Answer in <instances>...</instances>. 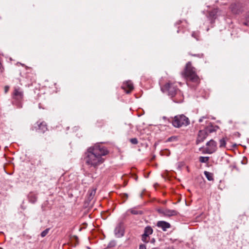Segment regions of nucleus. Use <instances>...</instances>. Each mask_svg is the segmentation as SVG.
Wrapping results in <instances>:
<instances>
[{"mask_svg":"<svg viewBox=\"0 0 249 249\" xmlns=\"http://www.w3.org/2000/svg\"><path fill=\"white\" fill-rule=\"evenodd\" d=\"M107 148L100 144H95L89 147L85 153L84 160L89 167L96 168L105 161V156L108 154Z\"/></svg>","mask_w":249,"mask_h":249,"instance_id":"nucleus-1","label":"nucleus"},{"mask_svg":"<svg viewBox=\"0 0 249 249\" xmlns=\"http://www.w3.org/2000/svg\"><path fill=\"white\" fill-rule=\"evenodd\" d=\"M175 84V83L169 81L161 88V90L163 92L167 93L174 102L181 103L183 100V95Z\"/></svg>","mask_w":249,"mask_h":249,"instance_id":"nucleus-2","label":"nucleus"},{"mask_svg":"<svg viewBox=\"0 0 249 249\" xmlns=\"http://www.w3.org/2000/svg\"><path fill=\"white\" fill-rule=\"evenodd\" d=\"M182 76L187 80L192 82L198 83L200 79L196 73V69L192 66L191 62H188L185 66L184 71L182 72Z\"/></svg>","mask_w":249,"mask_h":249,"instance_id":"nucleus-3","label":"nucleus"},{"mask_svg":"<svg viewBox=\"0 0 249 249\" xmlns=\"http://www.w3.org/2000/svg\"><path fill=\"white\" fill-rule=\"evenodd\" d=\"M23 96L22 89L19 87H15L12 93V98L13 102L16 103L18 107H21V102L23 99Z\"/></svg>","mask_w":249,"mask_h":249,"instance_id":"nucleus-4","label":"nucleus"},{"mask_svg":"<svg viewBox=\"0 0 249 249\" xmlns=\"http://www.w3.org/2000/svg\"><path fill=\"white\" fill-rule=\"evenodd\" d=\"M190 123L189 119L184 115L176 116L172 121L173 125L176 127L186 126Z\"/></svg>","mask_w":249,"mask_h":249,"instance_id":"nucleus-5","label":"nucleus"},{"mask_svg":"<svg viewBox=\"0 0 249 249\" xmlns=\"http://www.w3.org/2000/svg\"><path fill=\"white\" fill-rule=\"evenodd\" d=\"M217 150V144L216 142L213 140H211L207 142L206 147L205 148V153L211 154Z\"/></svg>","mask_w":249,"mask_h":249,"instance_id":"nucleus-6","label":"nucleus"},{"mask_svg":"<svg viewBox=\"0 0 249 249\" xmlns=\"http://www.w3.org/2000/svg\"><path fill=\"white\" fill-rule=\"evenodd\" d=\"M158 213L166 216H172L177 215L178 212L174 210H169L168 209L160 208L157 210Z\"/></svg>","mask_w":249,"mask_h":249,"instance_id":"nucleus-7","label":"nucleus"},{"mask_svg":"<svg viewBox=\"0 0 249 249\" xmlns=\"http://www.w3.org/2000/svg\"><path fill=\"white\" fill-rule=\"evenodd\" d=\"M210 130H200L198 134L197 139L196 140V143L198 144L201 142L205 140L207 137L209 133L211 132Z\"/></svg>","mask_w":249,"mask_h":249,"instance_id":"nucleus-8","label":"nucleus"},{"mask_svg":"<svg viewBox=\"0 0 249 249\" xmlns=\"http://www.w3.org/2000/svg\"><path fill=\"white\" fill-rule=\"evenodd\" d=\"M114 233L115 236L120 238L124 236V229L121 224H119L115 228L114 230Z\"/></svg>","mask_w":249,"mask_h":249,"instance_id":"nucleus-9","label":"nucleus"},{"mask_svg":"<svg viewBox=\"0 0 249 249\" xmlns=\"http://www.w3.org/2000/svg\"><path fill=\"white\" fill-rule=\"evenodd\" d=\"M122 88L125 90L126 93H129L133 89V85L131 81H128L124 83Z\"/></svg>","mask_w":249,"mask_h":249,"instance_id":"nucleus-10","label":"nucleus"},{"mask_svg":"<svg viewBox=\"0 0 249 249\" xmlns=\"http://www.w3.org/2000/svg\"><path fill=\"white\" fill-rule=\"evenodd\" d=\"M157 226L161 228L163 231H166L167 229L171 227L170 223L164 221H159L157 223Z\"/></svg>","mask_w":249,"mask_h":249,"instance_id":"nucleus-11","label":"nucleus"},{"mask_svg":"<svg viewBox=\"0 0 249 249\" xmlns=\"http://www.w3.org/2000/svg\"><path fill=\"white\" fill-rule=\"evenodd\" d=\"M38 129L41 132L44 133L47 130V127L46 124L43 122L40 123L38 124Z\"/></svg>","mask_w":249,"mask_h":249,"instance_id":"nucleus-12","label":"nucleus"},{"mask_svg":"<svg viewBox=\"0 0 249 249\" xmlns=\"http://www.w3.org/2000/svg\"><path fill=\"white\" fill-rule=\"evenodd\" d=\"M227 140V138H223L219 140V147L220 148H224L226 147Z\"/></svg>","mask_w":249,"mask_h":249,"instance_id":"nucleus-13","label":"nucleus"},{"mask_svg":"<svg viewBox=\"0 0 249 249\" xmlns=\"http://www.w3.org/2000/svg\"><path fill=\"white\" fill-rule=\"evenodd\" d=\"M217 13V9H214L211 12H210L208 18H210V20H213V19H214L216 18L215 15ZM212 22V21H211Z\"/></svg>","mask_w":249,"mask_h":249,"instance_id":"nucleus-14","label":"nucleus"},{"mask_svg":"<svg viewBox=\"0 0 249 249\" xmlns=\"http://www.w3.org/2000/svg\"><path fill=\"white\" fill-rule=\"evenodd\" d=\"M204 174L208 180H213V174L208 171H204Z\"/></svg>","mask_w":249,"mask_h":249,"instance_id":"nucleus-15","label":"nucleus"},{"mask_svg":"<svg viewBox=\"0 0 249 249\" xmlns=\"http://www.w3.org/2000/svg\"><path fill=\"white\" fill-rule=\"evenodd\" d=\"M28 197L29 201L33 203H35L36 201L37 196L35 194L31 193L29 195Z\"/></svg>","mask_w":249,"mask_h":249,"instance_id":"nucleus-16","label":"nucleus"},{"mask_svg":"<svg viewBox=\"0 0 249 249\" xmlns=\"http://www.w3.org/2000/svg\"><path fill=\"white\" fill-rule=\"evenodd\" d=\"M27 81L31 82L34 79L33 73L30 72H27L25 76Z\"/></svg>","mask_w":249,"mask_h":249,"instance_id":"nucleus-17","label":"nucleus"},{"mask_svg":"<svg viewBox=\"0 0 249 249\" xmlns=\"http://www.w3.org/2000/svg\"><path fill=\"white\" fill-rule=\"evenodd\" d=\"M153 233V229L149 226L146 227L144 229V234L149 236Z\"/></svg>","mask_w":249,"mask_h":249,"instance_id":"nucleus-18","label":"nucleus"},{"mask_svg":"<svg viewBox=\"0 0 249 249\" xmlns=\"http://www.w3.org/2000/svg\"><path fill=\"white\" fill-rule=\"evenodd\" d=\"M149 239H150L149 236L146 235V234H145L144 233L142 235V240L143 242L148 243L149 241Z\"/></svg>","mask_w":249,"mask_h":249,"instance_id":"nucleus-19","label":"nucleus"},{"mask_svg":"<svg viewBox=\"0 0 249 249\" xmlns=\"http://www.w3.org/2000/svg\"><path fill=\"white\" fill-rule=\"evenodd\" d=\"M130 212L133 214H142V212L141 211H138L135 209H131Z\"/></svg>","mask_w":249,"mask_h":249,"instance_id":"nucleus-20","label":"nucleus"},{"mask_svg":"<svg viewBox=\"0 0 249 249\" xmlns=\"http://www.w3.org/2000/svg\"><path fill=\"white\" fill-rule=\"evenodd\" d=\"M209 157H200L199 161L202 163H206L209 160Z\"/></svg>","mask_w":249,"mask_h":249,"instance_id":"nucleus-21","label":"nucleus"},{"mask_svg":"<svg viewBox=\"0 0 249 249\" xmlns=\"http://www.w3.org/2000/svg\"><path fill=\"white\" fill-rule=\"evenodd\" d=\"M192 36L196 38L197 40L199 39V33L198 32H193L192 34Z\"/></svg>","mask_w":249,"mask_h":249,"instance_id":"nucleus-22","label":"nucleus"},{"mask_svg":"<svg viewBox=\"0 0 249 249\" xmlns=\"http://www.w3.org/2000/svg\"><path fill=\"white\" fill-rule=\"evenodd\" d=\"M50 231V229L48 228L46 229L45 230L43 231L42 232H41L40 235L42 237H45L49 232Z\"/></svg>","mask_w":249,"mask_h":249,"instance_id":"nucleus-23","label":"nucleus"},{"mask_svg":"<svg viewBox=\"0 0 249 249\" xmlns=\"http://www.w3.org/2000/svg\"><path fill=\"white\" fill-rule=\"evenodd\" d=\"M236 4H231L230 7L231 10L232 11L233 13H234L235 14L237 13V10H236L235 8V7H236Z\"/></svg>","mask_w":249,"mask_h":249,"instance_id":"nucleus-24","label":"nucleus"},{"mask_svg":"<svg viewBox=\"0 0 249 249\" xmlns=\"http://www.w3.org/2000/svg\"><path fill=\"white\" fill-rule=\"evenodd\" d=\"M130 141L133 144H137L138 142V141L136 138L131 139Z\"/></svg>","mask_w":249,"mask_h":249,"instance_id":"nucleus-25","label":"nucleus"},{"mask_svg":"<svg viewBox=\"0 0 249 249\" xmlns=\"http://www.w3.org/2000/svg\"><path fill=\"white\" fill-rule=\"evenodd\" d=\"M192 56H197L198 57H199V58H201L203 56V53H198V54H191Z\"/></svg>","mask_w":249,"mask_h":249,"instance_id":"nucleus-26","label":"nucleus"},{"mask_svg":"<svg viewBox=\"0 0 249 249\" xmlns=\"http://www.w3.org/2000/svg\"><path fill=\"white\" fill-rule=\"evenodd\" d=\"M176 139V138L175 137H170L168 139H167V142H171L174 140Z\"/></svg>","mask_w":249,"mask_h":249,"instance_id":"nucleus-27","label":"nucleus"},{"mask_svg":"<svg viewBox=\"0 0 249 249\" xmlns=\"http://www.w3.org/2000/svg\"><path fill=\"white\" fill-rule=\"evenodd\" d=\"M139 249H146V246L142 244L140 245Z\"/></svg>","mask_w":249,"mask_h":249,"instance_id":"nucleus-28","label":"nucleus"},{"mask_svg":"<svg viewBox=\"0 0 249 249\" xmlns=\"http://www.w3.org/2000/svg\"><path fill=\"white\" fill-rule=\"evenodd\" d=\"M95 193V191H94V190L91 191L89 194L90 196H94Z\"/></svg>","mask_w":249,"mask_h":249,"instance_id":"nucleus-29","label":"nucleus"},{"mask_svg":"<svg viewBox=\"0 0 249 249\" xmlns=\"http://www.w3.org/2000/svg\"><path fill=\"white\" fill-rule=\"evenodd\" d=\"M204 118H205V117H202L201 118H200V119L199 120V122L200 123L202 122V121H203V119H204Z\"/></svg>","mask_w":249,"mask_h":249,"instance_id":"nucleus-30","label":"nucleus"},{"mask_svg":"<svg viewBox=\"0 0 249 249\" xmlns=\"http://www.w3.org/2000/svg\"><path fill=\"white\" fill-rule=\"evenodd\" d=\"M26 69L27 70H31V69L30 68H29V67H27V66H26Z\"/></svg>","mask_w":249,"mask_h":249,"instance_id":"nucleus-31","label":"nucleus"},{"mask_svg":"<svg viewBox=\"0 0 249 249\" xmlns=\"http://www.w3.org/2000/svg\"><path fill=\"white\" fill-rule=\"evenodd\" d=\"M155 239L153 238V239H152L151 240V242H152V243H154V242H155Z\"/></svg>","mask_w":249,"mask_h":249,"instance_id":"nucleus-32","label":"nucleus"},{"mask_svg":"<svg viewBox=\"0 0 249 249\" xmlns=\"http://www.w3.org/2000/svg\"><path fill=\"white\" fill-rule=\"evenodd\" d=\"M101 125H98V126H102V124H103V122H102V121H101Z\"/></svg>","mask_w":249,"mask_h":249,"instance_id":"nucleus-33","label":"nucleus"},{"mask_svg":"<svg viewBox=\"0 0 249 249\" xmlns=\"http://www.w3.org/2000/svg\"><path fill=\"white\" fill-rule=\"evenodd\" d=\"M181 22V21H178V22H177V24H180Z\"/></svg>","mask_w":249,"mask_h":249,"instance_id":"nucleus-34","label":"nucleus"},{"mask_svg":"<svg viewBox=\"0 0 249 249\" xmlns=\"http://www.w3.org/2000/svg\"><path fill=\"white\" fill-rule=\"evenodd\" d=\"M20 75H21V76H22V77H24V75H21V73H20Z\"/></svg>","mask_w":249,"mask_h":249,"instance_id":"nucleus-35","label":"nucleus"}]
</instances>
